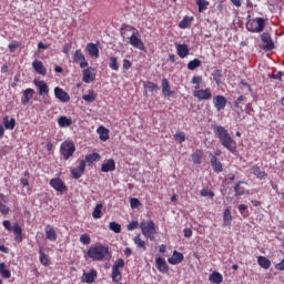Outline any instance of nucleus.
<instances>
[{
    "instance_id": "1",
    "label": "nucleus",
    "mask_w": 284,
    "mask_h": 284,
    "mask_svg": "<svg viewBox=\"0 0 284 284\" xmlns=\"http://www.w3.org/2000/svg\"><path fill=\"white\" fill-rule=\"evenodd\" d=\"M214 132L220 142L222 143L223 148L229 150V152H236V141L233 140L232 135L230 134L225 126H215Z\"/></svg>"
},
{
    "instance_id": "2",
    "label": "nucleus",
    "mask_w": 284,
    "mask_h": 284,
    "mask_svg": "<svg viewBox=\"0 0 284 284\" xmlns=\"http://www.w3.org/2000/svg\"><path fill=\"white\" fill-rule=\"evenodd\" d=\"M132 30H134L133 27L126 26L122 29L121 36L123 37V39H129L133 48H136L138 50H145V44L143 43V40L136 37V33L133 32L131 37H128V32H132Z\"/></svg>"
},
{
    "instance_id": "3",
    "label": "nucleus",
    "mask_w": 284,
    "mask_h": 284,
    "mask_svg": "<svg viewBox=\"0 0 284 284\" xmlns=\"http://www.w3.org/2000/svg\"><path fill=\"white\" fill-rule=\"evenodd\" d=\"M108 246L104 245H97L91 246L88 250V256L92 258V261H103L104 256H108Z\"/></svg>"
},
{
    "instance_id": "4",
    "label": "nucleus",
    "mask_w": 284,
    "mask_h": 284,
    "mask_svg": "<svg viewBox=\"0 0 284 284\" xmlns=\"http://www.w3.org/2000/svg\"><path fill=\"white\" fill-rule=\"evenodd\" d=\"M246 30H248V32H255V33L263 32V30H265V19L263 18L250 19L246 22Z\"/></svg>"
},
{
    "instance_id": "5",
    "label": "nucleus",
    "mask_w": 284,
    "mask_h": 284,
    "mask_svg": "<svg viewBox=\"0 0 284 284\" xmlns=\"http://www.w3.org/2000/svg\"><path fill=\"white\" fill-rule=\"evenodd\" d=\"M140 229L145 239H154V234H156V224L154 221H142Z\"/></svg>"
},
{
    "instance_id": "6",
    "label": "nucleus",
    "mask_w": 284,
    "mask_h": 284,
    "mask_svg": "<svg viewBox=\"0 0 284 284\" xmlns=\"http://www.w3.org/2000/svg\"><path fill=\"white\" fill-rule=\"evenodd\" d=\"M77 151V148L74 146V142L72 141H64L60 146V154L64 159V161H68L70 156L74 154Z\"/></svg>"
},
{
    "instance_id": "7",
    "label": "nucleus",
    "mask_w": 284,
    "mask_h": 284,
    "mask_svg": "<svg viewBox=\"0 0 284 284\" xmlns=\"http://www.w3.org/2000/svg\"><path fill=\"white\" fill-rule=\"evenodd\" d=\"M193 97L199 101H210L212 99V91L210 89H195Z\"/></svg>"
},
{
    "instance_id": "8",
    "label": "nucleus",
    "mask_w": 284,
    "mask_h": 284,
    "mask_svg": "<svg viewBox=\"0 0 284 284\" xmlns=\"http://www.w3.org/2000/svg\"><path fill=\"white\" fill-rule=\"evenodd\" d=\"M50 185H51V187H53V190H55V192H60V194L68 192V186L59 178L51 179Z\"/></svg>"
},
{
    "instance_id": "9",
    "label": "nucleus",
    "mask_w": 284,
    "mask_h": 284,
    "mask_svg": "<svg viewBox=\"0 0 284 284\" xmlns=\"http://www.w3.org/2000/svg\"><path fill=\"white\" fill-rule=\"evenodd\" d=\"M261 41L263 43V50L270 52V50H274V40H272V36L270 33H262Z\"/></svg>"
},
{
    "instance_id": "10",
    "label": "nucleus",
    "mask_w": 284,
    "mask_h": 284,
    "mask_svg": "<svg viewBox=\"0 0 284 284\" xmlns=\"http://www.w3.org/2000/svg\"><path fill=\"white\" fill-rule=\"evenodd\" d=\"M83 172H85V161L81 160L79 165L71 170V176L72 179H81L83 176Z\"/></svg>"
},
{
    "instance_id": "11",
    "label": "nucleus",
    "mask_w": 284,
    "mask_h": 284,
    "mask_svg": "<svg viewBox=\"0 0 284 284\" xmlns=\"http://www.w3.org/2000/svg\"><path fill=\"white\" fill-rule=\"evenodd\" d=\"M34 85L38 88L40 97H49L50 89L48 88V83H45V81L34 80Z\"/></svg>"
},
{
    "instance_id": "12",
    "label": "nucleus",
    "mask_w": 284,
    "mask_h": 284,
    "mask_svg": "<svg viewBox=\"0 0 284 284\" xmlns=\"http://www.w3.org/2000/svg\"><path fill=\"white\" fill-rule=\"evenodd\" d=\"M155 267L161 274H168L170 272V266H168V262L163 257L155 258Z\"/></svg>"
},
{
    "instance_id": "13",
    "label": "nucleus",
    "mask_w": 284,
    "mask_h": 284,
    "mask_svg": "<svg viewBox=\"0 0 284 284\" xmlns=\"http://www.w3.org/2000/svg\"><path fill=\"white\" fill-rule=\"evenodd\" d=\"M213 104L217 112H221V110H225V105H227V99L223 95H217L213 99Z\"/></svg>"
},
{
    "instance_id": "14",
    "label": "nucleus",
    "mask_w": 284,
    "mask_h": 284,
    "mask_svg": "<svg viewBox=\"0 0 284 284\" xmlns=\"http://www.w3.org/2000/svg\"><path fill=\"white\" fill-rule=\"evenodd\" d=\"M83 78L82 81L84 83H92L94 79H97V74L94 73V70L92 68L84 69L82 71Z\"/></svg>"
},
{
    "instance_id": "15",
    "label": "nucleus",
    "mask_w": 284,
    "mask_h": 284,
    "mask_svg": "<svg viewBox=\"0 0 284 284\" xmlns=\"http://www.w3.org/2000/svg\"><path fill=\"white\" fill-rule=\"evenodd\" d=\"M54 97L55 99H59L62 103H68L70 101V95L63 89L55 87L54 88Z\"/></svg>"
},
{
    "instance_id": "16",
    "label": "nucleus",
    "mask_w": 284,
    "mask_h": 284,
    "mask_svg": "<svg viewBox=\"0 0 284 284\" xmlns=\"http://www.w3.org/2000/svg\"><path fill=\"white\" fill-rule=\"evenodd\" d=\"M209 156L211 161V166L213 168L214 172H216L217 174L221 173L223 171V164L221 163L219 158H216L212 153Z\"/></svg>"
},
{
    "instance_id": "17",
    "label": "nucleus",
    "mask_w": 284,
    "mask_h": 284,
    "mask_svg": "<svg viewBox=\"0 0 284 284\" xmlns=\"http://www.w3.org/2000/svg\"><path fill=\"white\" fill-rule=\"evenodd\" d=\"M32 68L38 74H41L42 77H45V74H48V70H45L43 62H41L40 60H34L32 62Z\"/></svg>"
},
{
    "instance_id": "18",
    "label": "nucleus",
    "mask_w": 284,
    "mask_h": 284,
    "mask_svg": "<svg viewBox=\"0 0 284 284\" xmlns=\"http://www.w3.org/2000/svg\"><path fill=\"white\" fill-rule=\"evenodd\" d=\"M183 253H179L178 251H173V255L168 258L170 265H179V263H183Z\"/></svg>"
},
{
    "instance_id": "19",
    "label": "nucleus",
    "mask_w": 284,
    "mask_h": 284,
    "mask_svg": "<svg viewBox=\"0 0 284 284\" xmlns=\"http://www.w3.org/2000/svg\"><path fill=\"white\" fill-rule=\"evenodd\" d=\"M175 48L180 59H185L190 54V47L187 44H176Z\"/></svg>"
},
{
    "instance_id": "20",
    "label": "nucleus",
    "mask_w": 284,
    "mask_h": 284,
    "mask_svg": "<svg viewBox=\"0 0 284 284\" xmlns=\"http://www.w3.org/2000/svg\"><path fill=\"white\" fill-rule=\"evenodd\" d=\"M94 278H97V271L91 270L89 273H83L81 283H94Z\"/></svg>"
},
{
    "instance_id": "21",
    "label": "nucleus",
    "mask_w": 284,
    "mask_h": 284,
    "mask_svg": "<svg viewBox=\"0 0 284 284\" xmlns=\"http://www.w3.org/2000/svg\"><path fill=\"white\" fill-rule=\"evenodd\" d=\"M116 170V164L112 159H109L106 162H104L101 166L102 172H114Z\"/></svg>"
},
{
    "instance_id": "22",
    "label": "nucleus",
    "mask_w": 284,
    "mask_h": 284,
    "mask_svg": "<svg viewBox=\"0 0 284 284\" xmlns=\"http://www.w3.org/2000/svg\"><path fill=\"white\" fill-rule=\"evenodd\" d=\"M44 232L48 241H52V242L57 241V231H54L52 225H47L44 229Z\"/></svg>"
},
{
    "instance_id": "23",
    "label": "nucleus",
    "mask_w": 284,
    "mask_h": 284,
    "mask_svg": "<svg viewBox=\"0 0 284 284\" xmlns=\"http://www.w3.org/2000/svg\"><path fill=\"white\" fill-rule=\"evenodd\" d=\"M162 94L164 97H172L173 92L172 89L170 88V81L168 79L162 80Z\"/></svg>"
},
{
    "instance_id": "24",
    "label": "nucleus",
    "mask_w": 284,
    "mask_h": 284,
    "mask_svg": "<svg viewBox=\"0 0 284 284\" xmlns=\"http://www.w3.org/2000/svg\"><path fill=\"white\" fill-rule=\"evenodd\" d=\"M87 50L90 54V57H93L94 59H99V47L94 43L87 44Z\"/></svg>"
},
{
    "instance_id": "25",
    "label": "nucleus",
    "mask_w": 284,
    "mask_h": 284,
    "mask_svg": "<svg viewBox=\"0 0 284 284\" xmlns=\"http://www.w3.org/2000/svg\"><path fill=\"white\" fill-rule=\"evenodd\" d=\"M32 97H34V90L33 89H27L23 92L22 104L28 105V103H30V100L32 99Z\"/></svg>"
},
{
    "instance_id": "26",
    "label": "nucleus",
    "mask_w": 284,
    "mask_h": 284,
    "mask_svg": "<svg viewBox=\"0 0 284 284\" xmlns=\"http://www.w3.org/2000/svg\"><path fill=\"white\" fill-rule=\"evenodd\" d=\"M17 243H21L23 241V230H21V226L19 224L13 225L12 229Z\"/></svg>"
},
{
    "instance_id": "27",
    "label": "nucleus",
    "mask_w": 284,
    "mask_h": 284,
    "mask_svg": "<svg viewBox=\"0 0 284 284\" xmlns=\"http://www.w3.org/2000/svg\"><path fill=\"white\" fill-rule=\"evenodd\" d=\"M193 21H194L193 17L185 16L183 20L179 23V28H181V30H185L190 28V26H192Z\"/></svg>"
},
{
    "instance_id": "28",
    "label": "nucleus",
    "mask_w": 284,
    "mask_h": 284,
    "mask_svg": "<svg viewBox=\"0 0 284 284\" xmlns=\"http://www.w3.org/2000/svg\"><path fill=\"white\" fill-rule=\"evenodd\" d=\"M97 132L101 141H108L110 139V130L105 129V126L98 128Z\"/></svg>"
},
{
    "instance_id": "29",
    "label": "nucleus",
    "mask_w": 284,
    "mask_h": 284,
    "mask_svg": "<svg viewBox=\"0 0 284 284\" xmlns=\"http://www.w3.org/2000/svg\"><path fill=\"white\" fill-rule=\"evenodd\" d=\"M0 275L2 278H11L12 277V273L10 272V270H8V265H6V263H0Z\"/></svg>"
},
{
    "instance_id": "30",
    "label": "nucleus",
    "mask_w": 284,
    "mask_h": 284,
    "mask_svg": "<svg viewBox=\"0 0 284 284\" xmlns=\"http://www.w3.org/2000/svg\"><path fill=\"white\" fill-rule=\"evenodd\" d=\"M134 244L136 245L138 250H141L142 252H145V241L141 239V234H136L135 237L133 239Z\"/></svg>"
},
{
    "instance_id": "31",
    "label": "nucleus",
    "mask_w": 284,
    "mask_h": 284,
    "mask_svg": "<svg viewBox=\"0 0 284 284\" xmlns=\"http://www.w3.org/2000/svg\"><path fill=\"white\" fill-rule=\"evenodd\" d=\"M257 263L260 267H263L264 270H270V266L272 265V262L270 261V258L265 256H258Z\"/></svg>"
},
{
    "instance_id": "32",
    "label": "nucleus",
    "mask_w": 284,
    "mask_h": 284,
    "mask_svg": "<svg viewBox=\"0 0 284 284\" xmlns=\"http://www.w3.org/2000/svg\"><path fill=\"white\" fill-rule=\"evenodd\" d=\"M209 281L213 284H221V282L223 281V275L219 272H213L209 276Z\"/></svg>"
},
{
    "instance_id": "33",
    "label": "nucleus",
    "mask_w": 284,
    "mask_h": 284,
    "mask_svg": "<svg viewBox=\"0 0 284 284\" xmlns=\"http://www.w3.org/2000/svg\"><path fill=\"white\" fill-rule=\"evenodd\" d=\"M191 159L195 165H201V161L203 160V152L201 150H196L191 155Z\"/></svg>"
},
{
    "instance_id": "34",
    "label": "nucleus",
    "mask_w": 284,
    "mask_h": 284,
    "mask_svg": "<svg viewBox=\"0 0 284 284\" xmlns=\"http://www.w3.org/2000/svg\"><path fill=\"white\" fill-rule=\"evenodd\" d=\"M3 199H6V195L3 193H0V214H3V216H7V214H10V207L3 204L2 202Z\"/></svg>"
},
{
    "instance_id": "35",
    "label": "nucleus",
    "mask_w": 284,
    "mask_h": 284,
    "mask_svg": "<svg viewBox=\"0 0 284 284\" xmlns=\"http://www.w3.org/2000/svg\"><path fill=\"white\" fill-rule=\"evenodd\" d=\"M223 225L227 227V225H232V211L226 209L223 214Z\"/></svg>"
},
{
    "instance_id": "36",
    "label": "nucleus",
    "mask_w": 284,
    "mask_h": 284,
    "mask_svg": "<svg viewBox=\"0 0 284 284\" xmlns=\"http://www.w3.org/2000/svg\"><path fill=\"white\" fill-rule=\"evenodd\" d=\"M3 125L6 130H14V126L17 125V121L14 118L9 119L8 116L3 119Z\"/></svg>"
},
{
    "instance_id": "37",
    "label": "nucleus",
    "mask_w": 284,
    "mask_h": 284,
    "mask_svg": "<svg viewBox=\"0 0 284 284\" xmlns=\"http://www.w3.org/2000/svg\"><path fill=\"white\" fill-rule=\"evenodd\" d=\"M58 124L60 128H70V125H72V119H68V116H60L58 119Z\"/></svg>"
},
{
    "instance_id": "38",
    "label": "nucleus",
    "mask_w": 284,
    "mask_h": 284,
    "mask_svg": "<svg viewBox=\"0 0 284 284\" xmlns=\"http://www.w3.org/2000/svg\"><path fill=\"white\" fill-rule=\"evenodd\" d=\"M39 254H40V263L45 267H48V265H50V257L45 253H43L42 247L39 248Z\"/></svg>"
},
{
    "instance_id": "39",
    "label": "nucleus",
    "mask_w": 284,
    "mask_h": 284,
    "mask_svg": "<svg viewBox=\"0 0 284 284\" xmlns=\"http://www.w3.org/2000/svg\"><path fill=\"white\" fill-rule=\"evenodd\" d=\"M82 99L87 103H94V101H97V93H94L92 90H90L88 94H84L82 97Z\"/></svg>"
},
{
    "instance_id": "40",
    "label": "nucleus",
    "mask_w": 284,
    "mask_h": 284,
    "mask_svg": "<svg viewBox=\"0 0 284 284\" xmlns=\"http://www.w3.org/2000/svg\"><path fill=\"white\" fill-rule=\"evenodd\" d=\"M111 278L113 283H119L123 278V275L121 274V270L112 268Z\"/></svg>"
},
{
    "instance_id": "41",
    "label": "nucleus",
    "mask_w": 284,
    "mask_h": 284,
    "mask_svg": "<svg viewBox=\"0 0 284 284\" xmlns=\"http://www.w3.org/2000/svg\"><path fill=\"white\" fill-rule=\"evenodd\" d=\"M87 163H94L97 161H101V154L99 153H91L85 155Z\"/></svg>"
},
{
    "instance_id": "42",
    "label": "nucleus",
    "mask_w": 284,
    "mask_h": 284,
    "mask_svg": "<svg viewBox=\"0 0 284 284\" xmlns=\"http://www.w3.org/2000/svg\"><path fill=\"white\" fill-rule=\"evenodd\" d=\"M252 173L257 176V179H265V176H267V174L265 173V171H261V168L258 166H253L252 168Z\"/></svg>"
},
{
    "instance_id": "43",
    "label": "nucleus",
    "mask_w": 284,
    "mask_h": 284,
    "mask_svg": "<svg viewBox=\"0 0 284 284\" xmlns=\"http://www.w3.org/2000/svg\"><path fill=\"white\" fill-rule=\"evenodd\" d=\"M196 6L199 8V12H205V10H207V6H210V2L207 0H197Z\"/></svg>"
},
{
    "instance_id": "44",
    "label": "nucleus",
    "mask_w": 284,
    "mask_h": 284,
    "mask_svg": "<svg viewBox=\"0 0 284 284\" xmlns=\"http://www.w3.org/2000/svg\"><path fill=\"white\" fill-rule=\"evenodd\" d=\"M191 82L193 83V85H195V87H194L195 90H200V89H201V83H203V77H201V75H194V77L192 78V81H191Z\"/></svg>"
},
{
    "instance_id": "45",
    "label": "nucleus",
    "mask_w": 284,
    "mask_h": 284,
    "mask_svg": "<svg viewBox=\"0 0 284 284\" xmlns=\"http://www.w3.org/2000/svg\"><path fill=\"white\" fill-rule=\"evenodd\" d=\"M102 212H103V204H97L92 213L93 219H101Z\"/></svg>"
},
{
    "instance_id": "46",
    "label": "nucleus",
    "mask_w": 284,
    "mask_h": 284,
    "mask_svg": "<svg viewBox=\"0 0 284 284\" xmlns=\"http://www.w3.org/2000/svg\"><path fill=\"white\" fill-rule=\"evenodd\" d=\"M109 68H111V70H114L115 72H119V60L116 59V57L110 58Z\"/></svg>"
},
{
    "instance_id": "47",
    "label": "nucleus",
    "mask_w": 284,
    "mask_h": 284,
    "mask_svg": "<svg viewBox=\"0 0 284 284\" xmlns=\"http://www.w3.org/2000/svg\"><path fill=\"white\" fill-rule=\"evenodd\" d=\"M109 230H111V232H114L115 234H121V224L116 222H110Z\"/></svg>"
},
{
    "instance_id": "48",
    "label": "nucleus",
    "mask_w": 284,
    "mask_h": 284,
    "mask_svg": "<svg viewBox=\"0 0 284 284\" xmlns=\"http://www.w3.org/2000/svg\"><path fill=\"white\" fill-rule=\"evenodd\" d=\"M222 77H223V72L221 70L217 69L213 72V80L215 81L216 85H221Z\"/></svg>"
},
{
    "instance_id": "49",
    "label": "nucleus",
    "mask_w": 284,
    "mask_h": 284,
    "mask_svg": "<svg viewBox=\"0 0 284 284\" xmlns=\"http://www.w3.org/2000/svg\"><path fill=\"white\" fill-rule=\"evenodd\" d=\"M81 61H85V55H83V53H81V50H77L73 55V62L79 63Z\"/></svg>"
},
{
    "instance_id": "50",
    "label": "nucleus",
    "mask_w": 284,
    "mask_h": 284,
    "mask_svg": "<svg viewBox=\"0 0 284 284\" xmlns=\"http://www.w3.org/2000/svg\"><path fill=\"white\" fill-rule=\"evenodd\" d=\"M196 68H201V60L194 59L187 63L189 70H196Z\"/></svg>"
},
{
    "instance_id": "51",
    "label": "nucleus",
    "mask_w": 284,
    "mask_h": 284,
    "mask_svg": "<svg viewBox=\"0 0 284 284\" xmlns=\"http://www.w3.org/2000/svg\"><path fill=\"white\" fill-rule=\"evenodd\" d=\"M123 267H125V261H123V258H119L114 262L112 270H123Z\"/></svg>"
},
{
    "instance_id": "52",
    "label": "nucleus",
    "mask_w": 284,
    "mask_h": 284,
    "mask_svg": "<svg viewBox=\"0 0 284 284\" xmlns=\"http://www.w3.org/2000/svg\"><path fill=\"white\" fill-rule=\"evenodd\" d=\"M144 88H145V90H148L149 92H154V90H159V85H156L154 82H150V81H148L146 83H144Z\"/></svg>"
},
{
    "instance_id": "53",
    "label": "nucleus",
    "mask_w": 284,
    "mask_h": 284,
    "mask_svg": "<svg viewBox=\"0 0 284 284\" xmlns=\"http://www.w3.org/2000/svg\"><path fill=\"white\" fill-rule=\"evenodd\" d=\"M241 183L242 182H237L234 186L235 196H243V194H245V191L241 189Z\"/></svg>"
},
{
    "instance_id": "54",
    "label": "nucleus",
    "mask_w": 284,
    "mask_h": 284,
    "mask_svg": "<svg viewBox=\"0 0 284 284\" xmlns=\"http://www.w3.org/2000/svg\"><path fill=\"white\" fill-rule=\"evenodd\" d=\"M200 194L201 196H210V199H214V192L210 189H202Z\"/></svg>"
},
{
    "instance_id": "55",
    "label": "nucleus",
    "mask_w": 284,
    "mask_h": 284,
    "mask_svg": "<svg viewBox=\"0 0 284 284\" xmlns=\"http://www.w3.org/2000/svg\"><path fill=\"white\" fill-rule=\"evenodd\" d=\"M80 243H82V245H90V243H91L90 235L82 234L80 236Z\"/></svg>"
},
{
    "instance_id": "56",
    "label": "nucleus",
    "mask_w": 284,
    "mask_h": 284,
    "mask_svg": "<svg viewBox=\"0 0 284 284\" xmlns=\"http://www.w3.org/2000/svg\"><path fill=\"white\" fill-rule=\"evenodd\" d=\"M174 139L178 141V143H183L185 141V133L178 132L174 134Z\"/></svg>"
},
{
    "instance_id": "57",
    "label": "nucleus",
    "mask_w": 284,
    "mask_h": 284,
    "mask_svg": "<svg viewBox=\"0 0 284 284\" xmlns=\"http://www.w3.org/2000/svg\"><path fill=\"white\" fill-rule=\"evenodd\" d=\"M130 205H131L132 210H136V207L141 206V202L139 201V199L132 197L130 200Z\"/></svg>"
},
{
    "instance_id": "58",
    "label": "nucleus",
    "mask_w": 284,
    "mask_h": 284,
    "mask_svg": "<svg viewBox=\"0 0 284 284\" xmlns=\"http://www.w3.org/2000/svg\"><path fill=\"white\" fill-rule=\"evenodd\" d=\"M136 227H139V221H133L128 224L126 230L129 232H132V231L136 230Z\"/></svg>"
},
{
    "instance_id": "59",
    "label": "nucleus",
    "mask_w": 284,
    "mask_h": 284,
    "mask_svg": "<svg viewBox=\"0 0 284 284\" xmlns=\"http://www.w3.org/2000/svg\"><path fill=\"white\" fill-rule=\"evenodd\" d=\"M19 45H21V43H19V41H12L9 43L8 48L10 50V52H14V50H17V48H19Z\"/></svg>"
},
{
    "instance_id": "60",
    "label": "nucleus",
    "mask_w": 284,
    "mask_h": 284,
    "mask_svg": "<svg viewBox=\"0 0 284 284\" xmlns=\"http://www.w3.org/2000/svg\"><path fill=\"white\" fill-rule=\"evenodd\" d=\"M122 68L124 70V72H128V70H130V68H132V62H130V60L124 59L122 62Z\"/></svg>"
},
{
    "instance_id": "61",
    "label": "nucleus",
    "mask_w": 284,
    "mask_h": 284,
    "mask_svg": "<svg viewBox=\"0 0 284 284\" xmlns=\"http://www.w3.org/2000/svg\"><path fill=\"white\" fill-rule=\"evenodd\" d=\"M237 207H239V212L242 214V216H247V205L240 204Z\"/></svg>"
},
{
    "instance_id": "62",
    "label": "nucleus",
    "mask_w": 284,
    "mask_h": 284,
    "mask_svg": "<svg viewBox=\"0 0 284 284\" xmlns=\"http://www.w3.org/2000/svg\"><path fill=\"white\" fill-rule=\"evenodd\" d=\"M245 97L240 95L236 101L234 102V108H241V103H243V101H245Z\"/></svg>"
},
{
    "instance_id": "63",
    "label": "nucleus",
    "mask_w": 284,
    "mask_h": 284,
    "mask_svg": "<svg viewBox=\"0 0 284 284\" xmlns=\"http://www.w3.org/2000/svg\"><path fill=\"white\" fill-rule=\"evenodd\" d=\"M2 225H3L4 229L8 230V232H12L13 226H12V224L10 223V221L4 220V221L2 222Z\"/></svg>"
},
{
    "instance_id": "64",
    "label": "nucleus",
    "mask_w": 284,
    "mask_h": 284,
    "mask_svg": "<svg viewBox=\"0 0 284 284\" xmlns=\"http://www.w3.org/2000/svg\"><path fill=\"white\" fill-rule=\"evenodd\" d=\"M275 270H278L280 272H284V258L280 263L275 265Z\"/></svg>"
}]
</instances>
